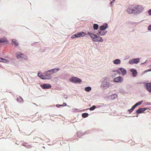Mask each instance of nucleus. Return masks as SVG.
Listing matches in <instances>:
<instances>
[{"label":"nucleus","instance_id":"f257e3e1","mask_svg":"<svg viewBox=\"0 0 151 151\" xmlns=\"http://www.w3.org/2000/svg\"><path fill=\"white\" fill-rule=\"evenodd\" d=\"M110 86L109 78L107 77L103 78L101 81L100 88L103 90H106Z\"/></svg>","mask_w":151,"mask_h":151},{"label":"nucleus","instance_id":"f03ea898","mask_svg":"<svg viewBox=\"0 0 151 151\" xmlns=\"http://www.w3.org/2000/svg\"><path fill=\"white\" fill-rule=\"evenodd\" d=\"M88 34L90 35V36L94 41L102 42L103 41L102 38L99 36H97L95 34L89 32L88 33Z\"/></svg>","mask_w":151,"mask_h":151},{"label":"nucleus","instance_id":"7ed1b4c3","mask_svg":"<svg viewBox=\"0 0 151 151\" xmlns=\"http://www.w3.org/2000/svg\"><path fill=\"white\" fill-rule=\"evenodd\" d=\"M135 6L132 5L129 6L127 10V12L129 14H136L135 10Z\"/></svg>","mask_w":151,"mask_h":151},{"label":"nucleus","instance_id":"20e7f679","mask_svg":"<svg viewBox=\"0 0 151 151\" xmlns=\"http://www.w3.org/2000/svg\"><path fill=\"white\" fill-rule=\"evenodd\" d=\"M51 74H52V73H51V72L50 70L46 71L43 73V78H42V79L46 80L51 79L52 77Z\"/></svg>","mask_w":151,"mask_h":151},{"label":"nucleus","instance_id":"39448f33","mask_svg":"<svg viewBox=\"0 0 151 151\" xmlns=\"http://www.w3.org/2000/svg\"><path fill=\"white\" fill-rule=\"evenodd\" d=\"M69 81L73 83H80L82 82L80 79L76 77H72L69 79Z\"/></svg>","mask_w":151,"mask_h":151},{"label":"nucleus","instance_id":"423d86ee","mask_svg":"<svg viewBox=\"0 0 151 151\" xmlns=\"http://www.w3.org/2000/svg\"><path fill=\"white\" fill-rule=\"evenodd\" d=\"M16 55L17 58L18 59L20 58L27 60V58L23 54L20 52H17L16 53Z\"/></svg>","mask_w":151,"mask_h":151},{"label":"nucleus","instance_id":"0eeeda50","mask_svg":"<svg viewBox=\"0 0 151 151\" xmlns=\"http://www.w3.org/2000/svg\"><path fill=\"white\" fill-rule=\"evenodd\" d=\"M135 10H136V14H139L143 12L144 8L142 6L138 5L137 6H135Z\"/></svg>","mask_w":151,"mask_h":151},{"label":"nucleus","instance_id":"6e6552de","mask_svg":"<svg viewBox=\"0 0 151 151\" xmlns=\"http://www.w3.org/2000/svg\"><path fill=\"white\" fill-rule=\"evenodd\" d=\"M140 59L139 58H137L130 60L129 61V63L131 65L133 64H137L139 63Z\"/></svg>","mask_w":151,"mask_h":151},{"label":"nucleus","instance_id":"1a4fd4ad","mask_svg":"<svg viewBox=\"0 0 151 151\" xmlns=\"http://www.w3.org/2000/svg\"><path fill=\"white\" fill-rule=\"evenodd\" d=\"M123 79L120 76H119V77H116L114 80V82L116 83H121L123 82Z\"/></svg>","mask_w":151,"mask_h":151},{"label":"nucleus","instance_id":"9d476101","mask_svg":"<svg viewBox=\"0 0 151 151\" xmlns=\"http://www.w3.org/2000/svg\"><path fill=\"white\" fill-rule=\"evenodd\" d=\"M40 86L44 89H49L51 87V85L48 83L44 84L41 85H40Z\"/></svg>","mask_w":151,"mask_h":151},{"label":"nucleus","instance_id":"9b49d317","mask_svg":"<svg viewBox=\"0 0 151 151\" xmlns=\"http://www.w3.org/2000/svg\"><path fill=\"white\" fill-rule=\"evenodd\" d=\"M145 86L146 90L150 93H151V83H146Z\"/></svg>","mask_w":151,"mask_h":151},{"label":"nucleus","instance_id":"f8f14e48","mask_svg":"<svg viewBox=\"0 0 151 151\" xmlns=\"http://www.w3.org/2000/svg\"><path fill=\"white\" fill-rule=\"evenodd\" d=\"M147 109L146 108H139L136 111V113L137 114H141L143 113L145 110Z\"/></svg>","mask_w":151,"mask_h":151},{"label":"nucleus","instance_id":"ddd939ff","mask_svg":"<svg viewBox=\"0 0 151 151\" xmlns=\"http://www.w3.org/2000/svg\"><path fill=\"white\" fill-rule=\"evenodd\" d=\"M77 38L83 37L85 35V34L83 32H80L76 33Z\"/></svg>","mask_w":151,"mask_h":151},{"label":"nucleus","instance_id":"4468645a","mask_svg":"<svg viewBox=\"0 0 151 151\" xmlns=\"http://www.w3.org/2000/svg\"><path fill=\"white\" fill-rule=\"evenodd\" d=\"M108 27V24L107 23H105L102 25L101 26L99 27V29L101 30H105Z\"/></svg>","mask_w":151,"mask_h":151},{"label":"nucleus","instance_id":"2eb2a0df","mask_svg":"<svg viewBox=\"0 0 151 151\" xmlns=\"http://www.w3.org/2000/svg\"><path fill=\"white\" fill-rule=\"evenodd\" d=\"M130 71L132 72V75L133 77H135L136 76L137 72L136 70L132 69L130 70Z\"/></svg>","mask_w":151,"mask_h":151},{"label":"nucleus","instance_id":"dca6fc26","mask_svg":"<svg viewBox=\"0 0 151 151\" xmlns=\"http://www.w3.org/2000/svg\"><path fill=\"white\" fill-rule=\"evenodd\" d=\"M119 69L121 71L122 75L124 76L126 73V70L124 68H119Z\"/></svg>","mask_w":151,"mask_h":151},{"label":"nucleus","instance_id":"f3484780","mask_svg":"<svg viewBox=\"0 0 151 151\" xmlns=\"http://www.w3.org/2000/svg\"><path fill=\"white\" fill-rule=\"evenodd\" d=\"M12 42L14 44L15 46L16 47L18 45L19 43L17 40L15 39H12Z\"/></svg>","mask_w":151,"mask_h":151},{"label":"nucleus","instance_id":"a211bd4d","mask_svg":"<svg viewBox=\"0 0 151 151\" xmlns=\"http://www.w3.org/2000/svg\"><path fill=\"white\" fill-rule=\"evenodd\" d=\"M60 68H55L52 69H50L51 73L52 74L57 72L58 71L60 70Z\"/></svg>","mask_w":151,"mask_h":151},{"label":"nucleus","instance_id":"6ab92c4d","mask_svg":"<svg viewBox=\"0 0 151 151\" xmlns=\"http://www.w3.org/2000/svg\"><path fill=\"white\" fill-rule=\"evenodd\" d=\"M113 63L115 64H119L121 63V60L119 59H116L113 61Z\"/></svg>","mask_w":151,"mask_h":151},{"label":"nucleus","instance_id":"aec40b11","mask_svg":"<svg viewBox=\"0 0 151 151\" xmlns=\"http://www.w3.org/2000/svg\"><path fill=\"white\" fill-rule=\"evenodd\" d=\"M7 42L8 40L5 37L0 38V43L6 42Z\"/></svg>","mask_w":151,"mask_h":151},{"label":"nucleus","instance_id":"412c9836","mask_svg":"<svg viewBox=\"0 0 151 151\" xmlns=\"http://www.w3.org/2000/svg\"><path fill=\"white\" fill-rule=\"evenodd\" d=\"M117 97V95L116 94H114L109 96L110 99H114Z\"/></svg>","mask_w":151,"mask_h":151},{"label":"nucleus","instance_id":"4be33fe9","mask_svg":"<svg viewBox=\"0 0 151 151\" xmlns=\"http://www.w3.org/2000/svg\"><path fill=\"white\" fill-rule=\"evenodd\" d=\"M112 73H114V75L116 74H120L121 73L118 70L116 69L114 70H113L111 71Z\"/></svg>","mask_w":151,"mask_h":151},{"label":"nucleus","instance_id":"5701e85b","mask_svg":"<svg viewBox=\"0 0 151 151\" xmlns=\"http://www.w3.org/2000/svg\"><path fill=\"white\" fill-rule=\"evenodd\" d=\"M135 106L134 105L132 107V108L128 110V111H129V113H131L133 110L135 109Z\"/></svg>","mask_w":151,"mask_h":151},{"label":"nucleus","instance_id":"b1692460","mask_svg":"<svg viewBox=\"0 0 151 151\" xmlns=\"http://www.w3.org/2000/svg\"><path fill=\"white\" fill-rule=\"evenodd\" d=\"M91 88L90 86H88L85 88V90L87 92H89L91 90Z\"/></svg>","mask_w":151,"mask_h":151},{"label":"nucleus","instance_id":"393cba45","mask_svg":"<svg viewBox=\"0 0 151 151\" xmlns=\"http://www.w3.org/2000/svg\"><path fill=\"white\" fill-rule=\"evenodd\" d=\"M99 28V25L96 24H94L93 25V28L95 30H97Z\"/></svg>","mask_w":151,"mask_h":151},{"label":"nucleus","instance_id":"a878e982","mask_svg":"<svg viewBox=\"0 0 151 151\" xmlns=\"http://www.w3.org/2000/svg\"><path fill=\"white\" fill-rule=\"evenodd\" d=\"M88 114L87 113H83L82 116L83 118H85L88 117Z\"/></svg>","mask_w":151,"mask_h":151},{"label":"nucleus","instance_id":"bb28decb","mask_svg":"<svg viewBox=\"0 0 151 151\" xmlns=\"http://www.w3.org/2000/svg\"><path fill=\"white\" fill-rule=\"evenodd\" d=\"M96 108V106L95 105L92 106L90 108H88L86 109V110L89 109L90 111L93 110Z\"/></svg>","mask_w":151,"mask_h":151},{"label":"nucleus","instance_id":"cd10ccee","mask_svg":"<svg viewBox=\"0 0 151 151\" xmlns=\"http://www.w3.org/2000/svg\"><path fill=\"white\" fill-rule=\"evenodd\" d=\"M84 134V133L79 131L78 132H77V135L78 137H81L83 136Z\"/></svg>","mask_w":151,"mask_h":151},{"label":"nucleus","instance_id":"c85d7f7f","mask_svg":"<svg viewBox=\"0 0 151 151\" xmlns=\"http://www.w3.org/2000/svg\"><path fill=\"white\" fill-rule=\"evenodd\" d=\"M142 102H143V101H140L136 103L135 104V105H134L136 107L138 105H140Z\"/></svg>","mask_w":151,"mask_h":151},{"label":"nucleus","instance_id":"c756f323","mask_svg":"<svg viewBox=\"0 0 151 151\" xmlns=\"http://www.w3.org/2000/svg\"><path fill=\"white\" fill-rule=\"evenodd\" d=\"M107 31L105 30H102V36H103L106 35L107 33Z\"/></svg>","mask_w":151,"mask_h":151},{"label":"nucleus","instance_id":"7c9ffc66","mask_svg":"<svg viewBox=\"0 0 151 151\" xmlns=\"http://www.w3.org/2000/svg\"><path fill=\"white\" fill-rule=\"evenodd\" d=\"M37 76L42 79V78H43V74L42 75L41 74V73H38L37 74Z\"/></svg>","mask_w":151,"mask_h":151},{"label":"nucleus","instance_id":"2f4dec72","mask_svg":"<svg viewBox=\"0 0 151 151\" xmlns=\"http://www.w3.org/2000/svg\"><path fill=\"white\" fill-rule=\"evenodd\" d=\"M102 30H101L100 29H99L98 30V32L97 33H96V34L98 35H99L100 36H102Z\"/></svg>","mask_w":151,"mask_h":151},{"label":"nucleus","instance_id":"473e14b6","mask_svg":"<svg viewBox=\"0 0 151 151\" xmlns=\"http://www.w3.org/2000/svg\"><path fill=\"white\" fill-rule=\"evenodd\" d=\"M17 100L19 102H21L23 101L21 97H19V98H17Z\"/></svg>","mask_w":151,"mask_h":151},{"label":"nucleus","instance_id":"72a5a7b5","mask_svg":"<svg viewBox=\"0 0 151 151\" xmlns=\"http://www.w3.org/2000/svg\"><path fill=\"white\" fill-rule=\"evenodd\" d=\"M71 38L72 39H74L75 38H77L76 34L75 35H73L71 37Z\"/></svg>","mask_w":151,"mask_h":151},{"label":"nucleus","instance_id":"f704fd0d","mask_svg":"<svg viewBox=\"0 0 151 151\" xmlns=\"http://www.w3.org/2000/svg\"><path fill=\"white\" fill-rule=\"evenodd\" d=\"M148 13L149 15H151V9L148 11Z\"/></svg>","mask_w":151,"mask_h":151},{"label":"nucleus","instance_id":"c9c22d12","mask_svg":"<svg viewBox=\"0 0 151 151\" xmlns=\"http://www.w3.org/2000/svg\"><path fill=\"white\" fill-rule=\"evenodd\" d=\"M148 30L150 31L151 30V24L149 26L148 28Z\"/></svg>","mask_w":151,"mask_h":151},{"label":"nucleus","instance_id":"e433bc0d","mask_svg":"<svg viewBox=\"0 0 151 151\" xmlns=\"http://www.w3.org/2000/svg\"><path fill=\"white\" fill-rule=\"evenodd\" d=\"M27 144L26 143H23L22 145L23 146H26Z\"/></svg>","mask_w":151,"mask_h":151},{"label":"nucleus","instance_id":"4c0bfd02","mask_svg":"<svg viewBox=\"0 0 151 151\" xmlns=\"http://www.w3.org/2000/svg\"><path fill=\"white\" fill-rule=\"evenodd\" d=\"M2 60H5V59H4L3 58L0 57V62H1Z\"/></svg>","mask_w":151,"mask_h":151},{"label":"nucleus","instance_id":"58836bf2","mask_svg":"<svg viewBox=\"0 0 151 151\" xmlns=\"http://www.w3.org/2000/svg\"><path fill=\"white\" fill-rule=\"evenodd\" d=\"M64 98H65V99H67L68 98V96L66 95H64L63 96Z\"/></svg>","mask_w":151,"mask_h":151},{"label":"nucleus","instance_id":"ea45409f","mask_svg":"<svg viewBox=\"0 0 151 151\" xmlns=\"http://www.w3.org/2000/svg\"><path fill=\"white\" fill-rule=\"evenodd\" d=\"M67 104L65 103H63V106H67Z\"/></svg>","mask_w":151,"mask_h":151},{"label":"nucleus","instance_id":"a19ab883","mask_svg":"<svg viewBox=\"0 0 151 151\" xmlns=\"http://www.w3.org/2000/svg\"><path fill=\"white\" fill-rule=\"evenodd\" d=\"M115 1V0H113L112 1H111V2H110V3H111V4L112 3H113V2L114 1Z\"/></svg>","mask_w":151,"mask_h":151},{"label":"nucleus","instance_id":"79ce46f5","mask_svg":"<svg viewBox=\"0 0 151 151\" xmlns=\"http://www.w3.org/2000/svg\"><path fill=\"white\" fill-rule=\"evenodd\" d=\"M147 62V60L145 62L143 63H142L141 64V65H142V64H144L146 62Z\"/></svg>","mask_w":151,"mask_h":151},{"label":"nucleus","instance_id":"37998d69","mask_svg":"<svg viewBox=\"0 0 151 151\" xmlns=\"http://www.w3.org/2000/svg\"><path fill=\"white\" fill-rule=\"evenodd\" d=\"M59 104H57V105H56V106H57V107H59Z\"/></svg>","mask_w":151,"mask_h":151},{"label":"nucleus","instance_id":"c03bdc74","mask_svg":"<svg viewBox=\"0 0 151 151\" xmlns=\"http://www.w3.org/2000/svg\"><path fill=\"white\" fill-rule=\"evenodd\" d=\"M59 106H63V105H59Z\"/></svg>","mask_w":151,"mask_h":151},{"label":"nucleus","instance_id":"a18cd8bd","mask_svg":"<svg viewBox=\"0 0 151 151\" xmlns=\"http://www.w3.org/2000/svg\"><path fill=\"white\" fill-rule=\"evenodd\" d=\"M150 71H151V68L150 69Z\"/></svg>","mask_w":151,"mask_h":151},{"label":"nucleus","instance_id":"49530a36","mask_svg":"<svg viewBox=\"0 0 151 151\" xmlns=\"http://www.w3.org/2000/svg\"><path fill=\"white\" fill-rule=\"evenodd\" d=\"M33 104H35V103H33Z\"/></svg>","mask_w":151,"mask_h":151}]
</instances>
